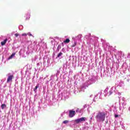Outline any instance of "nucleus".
<instances>
[{
	"label": "nucleus",
	"instance_id": "19",
	"mask_svg": "<svg viewBox=\"0 0 130 130\" xmlns=\"http://www.w3.org/2000/svg\"><path fill=\"white\" fill-rule=\"evenodd\" d=\"M57 50L58 51H59V49L58 48H57Z\"/></svg>",
	"mask_w": 130,
	"mask_h": 130
},
{
	"label": "nucleus",
	"instance_id": "15",
	"mask_svg": "<svg viewBox=\"0 0 130 130\" xmlns=\"http://www.w3.org/2000/svg\"><path fill=\"white\" fill-rule=\"evenodd\" d=\"M27 35H28V34H22V36H27Z\"/></svg>",
	"mask_w": 130,
	"mask_h": 130
},
{
	"label": "nucleus",
	"instance_id": "14",
	"mask_svg": "<svg viewBox=\"0 0 130 130\" xmlns=\"http://www.w3.org/2000/svg\"><path fill=\"white\" fill-rule=\"evenodd\" d=\"M61 55H62V53L60 52V53H58V54L57 55V57H59L60 56H61Z\"/></svg>",
	"mask_w": 130,
	"mask_h": 130
},
{
	"label": "nucleus",
	"instance_id": "6",
	"mask_svg": "<svg viewBox=\"0 0 130 130\" xmlns=\"http://www.w3.org/2000/svg\"><path fill=\"white\" fill-rule=\"evenodd\" d=\"M83 37V36L82 35V34H79V35L77 36V39L78 40H81V39H82V37Z\"/></svg>",
	"mask_w": 130,
	"mask_h": 130
},
{
	"label": "nucleus",
	"instance_id": "13",
	"mask_svg": "<svg viewBox=\"0 0 130 130\" xmlns=\"http://www.w3.org/2000/svg\"><path fill=\"white\" fill-rule=\"evenodd\" d=\"M68 122H69V120H66L63 121V123H64V124H67V123H68Z\"/></svg>",
	"mask_w": 130,
	"mask_h": 130
},
{
	"label": "nucleus",
	"instance_id": "16",
	"mask_svg": "<svg viewBox=\"0 0 130 130\" xmlns=\"http://www.w3.org/2000/svg\"><path fill=\"white\" fill-rule=\"evenodd\" d=\"M14 35L15 37H18V36H19V34H15Z\"/></svg>",
	"mask_w": 130,
	"mask_h": 130
},
{
	"label": "nucleus",
	"instance_id": "2",
	"mask_svg": "<svg viewBox=\"0 0 130 130\" xmlns=\"http://www.w3.org/2000/svg\"><path fill=\"white\" fill-rule=\"evenodd\" d=\"M82 121H86V117H81L75 120V122L77 124L80 123V122H82Z\"/></svg>",
	"mask_w": 130,
	"mask_h": 130
},
{
	"label": "nucleus",
	"instance_id": "4",
	"mask_svg": "<svg viewBox=\"0 0 130 130\" xmlns=\"http://www.w3.org/2000/svg\"><path fill=\"white\" fill-rule=\"evenodd\" d=\"M13 79H14V75H12L8 76L7 83H10V82H12V81H13Z\"/></svg>",
	"mask_w": 130,
	"mask_h": 130
},
{
	"label": "nucleus",
	"instance_id": "3",
	"mask_svg": "<svg viewBox=\"0 0 130 130\" xmlns=\"http://www.w3.org/2000/svg\"><path fill=\"white\" fill-rule=\"evenodd\" d=\"M76 115V111H73V110H70L69 111V117L72 118L74 117L75 115Z\"/></svg>",
	"mask_w": 130,
	"mask_h": 130
},
{
	"label": "nucleus",
	"instance_id": "10",
	"mask_svg": "<svg viewBox=\"0 0 130 130\" xmlns=\"http://www.w3.org/2000/svg\"><path fill=\"white\" fill-rule=\"evenodd\" d=\"M30 19V14H26V20Z\"/></svg>",
	"mask_w": 130,
	"mask_h": 130
},
{
	"label": "nucleus",
	"instance_id": "9",
	"mask_svg": "<svg viewBox=\"0 0 130 130\" xmlns=\"http://www.w3.org/2000/svg\"><path fill=\"white\" fill-rule=\"evenodd\" d=\"M70 39H67L65 41H63L64 43H70Z\"/></svg>",
	"mask_w": 130,
	"mask_h": 130
},
{
	"label": "nucleus",
	"instance_id": "1",
	"mask_svg": "<svg viewBox=\"0 0 130 130\" xmlns=\"http://www.w3.org/2000/svg\"><path fill=\"white\" fill-rule=\"evenodd\" d=\"M106 116V114H105V113L99 112L95 116L96 121H98L99 122H103V121L105 120Z\"/></svg>",
	"mask_w": 130,
	"mask_h": 130
},
{
	"label": "nucleus",
	"instance_id": "5",
	"mask_svg": "<svg viewBox=\"0 0 130 130\" xmlns=\"http://www.w3.org/2000/svg\"><path fill=\"white\" fill-rule=\"evenodd\" d=\"M7 41H8V39H6L5 40H4V41L1 42V45L2 46H4V45H5V44H6V43H7Z\"/></svg>",
	"mask_w": 130,
	"mask_h": 130
},
{
	"label": "nucleus",
	"instance_id": "8",
	"mask_svg": "<svg viewBox=\"0 0 130 130\" xmlns=\"http://www.w3.org/2000/svg\"><path fill=\"white\" fill-rule=\"evenodd\" d=\"M7 108V105L6 104H2L1 106L2 109Z\"/></svg>",
	"mask_w": 130,
	"mask_h": 130
},
{
	"label": "nucleus",
	"instance_id": "11",
	"mask_svg": "<svg viewBox=\"0 0 130 130\" xmlns=\"http://www.w3.org/2000/svg\"><path fill=\"white\" fill-rule=\"evenodd\" d=\"M77 45V42H74V44H73L71 47H75V46H76Z\"/></svg>",
	"mask_w": 130,
	"mask_h": 130
},
{
	"label": "nucleus",
	"instance_id": "17",
	"mask_svg": "<svg viewBox=\"0 0 130 130\" xmlns=\"http://www.w3.org/2000/svg\"><path fill=\"white\" fill-rule=\"evenodd\" d=\"M27 35H28V36H33L32 35V34H30V33H27Z\"/></svg>",
	"mask_w": 130,
	"mask_h": 130
},
{
	"label": "nucleus",
	"instance_id": "18",
	"mask_svg": "<svg viewBox=\"0 0 130 130\" xmlns=\"http://www.w3.org/2000/svg\"><path fill=\"white\" fill-rule=\"evenodd\" d=\"M115 117H118V115H115Z\"/></svg>",
	"mask_w": 130,
	"mask_h": 130
},
{
	"label": "nucleus",
	"instance_id": "12",
	"mask_svg": "<svg viewBox=\"0 0 130 130\" xmlns=\"http://www.w3.org/2000/svg\"><path fill=\"white\" fill-rule=\"evenodd\" d=\"M37 89H38V86L37 85L34 89V92H36V90H37Z\"/></svg>",
	"mask_w": 130,
	"mask_h": 130
},
{
	"label": "nucleus",
	"instance_id": "7",
	"mask_svg": "<svg viewBox=\"0 0 130 130\" xmlns=\"http://www.w3.org/2000/svg\"><path fill=\"white\" fill-rule=\"evenodd\" d=\"M15 55L16 53H12V55L9 57V59H11V58H13V57H14V56H15Z\"/></svg>",
	"mask_w": 130,
	"mask_h": 130
}]
</instances>
